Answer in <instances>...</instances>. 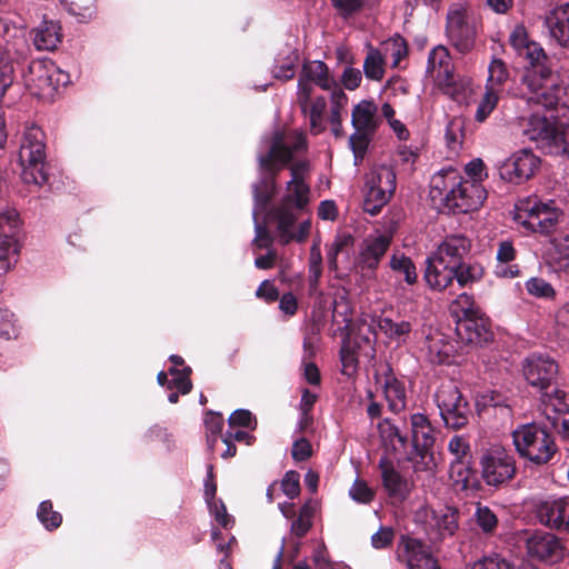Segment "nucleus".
Returning <instances> with one entry per match:
<instances>
[{
    "instance_id": "1",
    "label": "nucleus",
    "mask_w": 569,
    "mask_h": 569,
    "mask_svg": "<svg viewBox=\"0 0 569 569\" xmlns=\"http://www.w3.org/2000/svg\"><path fill=\"white\" fill-rule=\"evenodd\" d=\"M307 150V139L302 131H291L286 134L274 133L272 142L267 153L258 156L261 177L252 186L254 207L252 218L254 222L256 237L252 244L258 249L271 250L273 238L267 229L264 221H260V216L266 218L271 216L276 221L274 210L268 212V204L276 193V176L280 169L286 167L295 154Z\"/></svg>"
},
{
    "instance_id": "2",
    "label": "nucleus",
    "mask_w": 569,
    "mask_h": 569,
    "mask_svg": "<svg viewBox=\"0 0 569 569\" xmlns=\"http://www.w3.org/2000/svg\"><path fill=\"white\" fill-rule=\"evenodd\" d=\"M509 42L519 57L528 61L520 81L513 89L515 97L529 106L543 108L555 107L560 99L558 76L547 64L543 49L528 39L523 26H516L509 37Z\"/></svg>"
},
{
    "instance_id": "3",
    "label": "nucleus",
    "mask_w": 569,
    "mask_h": 569,
    "mask_svg": "<svg viewBox=\"0 0 569 569\" xmlns=\"http://www.w3.org/2000/svg\"><path fill=\"white\" fill-rule=\"evenodd\" d=\"M308 162L301 161L290 167L291 179L286 184V192L276 208L277 236L281 244L291 241L302 242L307 239L311 222L309 219L295 227L298 217L306 210L309 202V186L305 181Z\"/></svg>"
},
{
    "instance_id": "4",
    "label": "nucleus",
    "mask_w": 569,
    "mask_h": 569,
    "mask_svg": "<svg viewBox=\"0 0 569 569\" xmlns=\"http://www.w3.org/2000/svg\"><path fill=\"white\" fill-rule=\"evenodd\" d=\"M430 197L450 212L467 213L482 206L487 191L481 183L465 180L457 170L448 169L432 177Z\"/></svg>"
},
{
    "instance_id": "5",
    "label": "nucleus",
    "mask_w": 569,
    "mask_h": 569,
    "mask_svg": "<svg viewBox=\"0 0 569 569\" xmlns=\"http://www.w3.org/2000/svg\"><path fill=\"white\" fill-rule=\"evenodd\" d=\"M511 439L518 456L538 467L550 462L558 451L553 437L538 422L517 426L511 432Z\"/></svg>"
},
{
    "instance_id": "6",
    "label": "nucleus",
    "mask_w": 569,
    "mask_h": 569,
    "mask_svg": "<svg viewBox=\"0 0 569 569\" xmlns=\"http://www.w3.org/2000/svg\"><path fill=\"white\" fill-rule=\"evenodd\" d=\"M562 216L555 201H543L537 196L519 199L515 204L513 219L528 231L551 234Z\"/></svg>"
},
{
    "instance_id": "7",
    "label": "nucleus",
    "mask_w": 569,
    "mask_h": 569,
    "mask_svg": "<svg viewBox=\"0 0 569 569\" xmlns=\"http://www.w3.org/2000/svg\"><path fill=\"white\" fill-rule=\"evenodd\" d=\"M19 160L26 183L43 186L48 182L44 133L39 127L32 124L24 129Z\"/></svg>"
},
{
    "instance_id": "8",
    "label": "nucleus",
    "mask_w": 569,
    "mask_h": 569,
    "mask_svg": "<svg viewBox=\"0 0 569 569\" xmlns=\"http://www.w3.org/2000/svg\"><path fill=\"white\" fill-rule=\"evenodd\" d=\"M27 51L23 31L8 20L0 19V100L13 83V63Z\"/></svg>"
},
{
    "instance_id": "9",
    "label": "nucleus",
    "mask_w": 569,
    "mask_h": 569,
    "mask_svg": "<svg viewBox=\"0 0 569 569\" xmlns=\"http://www.w3.org/2000/svg\"><path fill=\"white\" fill-rule=\"evenodd\" d=\"M23 81L32 96L51 99L60 87L70 81V77L51 59H38L30 62Z\"/></svg>"
},
{
    "instance_id": "10",
    "label": "nucleus",
    "mask_w": 569,
    "mask_h": 569,
    "mask_svg": "<svg viewBox=\"0 0 569 569\" xmlns=\"http://www.w3.org/2000/svg\"><path fill=\"white\" fill-rule=\"evenodd\" d=\"M529 108L537 109L527 123L523 134L533 141L539 149L549 154H563L567 152V144L565 132L559 128L553 119L546 116H539L538 110L542 109L541 106H529Z\"/></svg>"
},
{
    "instance_id": "11",
    "label": "nucleus",
    "mask_w": 569,
    "mask_h": 569,
    "mask_svg": "<svg viewBox=\"0 0 569 569\" xmlns=\"http://www.w3.org/2000/svg\"><path fill=\"white\" fill-rule=\"evenodd\" d=\"M397 186L396 172L391 167L379 166L366 176L363 210L371 216L380 212L389 202Z\"/></svg>"
},
{
    "instance_id": "12",
    "label": "nucleus",
    "mask_w": 569,
    "mask_h": 569,
    "mask_svg": "<svg viewBox=\"0 0 569 569\" xmlns=\"http://www.w3.org/2000/svg\"><path fill=\"white\" fill-rule=\"evenodd\" d=\"M481 475L487 485L498 487L516 475L513 456L499 443L485 448L480 457Z\"/></svg>"
},
{
    "instance_id": "13",
    "label": "nucleus",
    "mask_w": 569,
    "mask_h": 569,
    "mask_svg": "<svg viewBox=\"0 0 569 569\" xmlns=\"http://www.w3.org/2000/svg\"><path fill=\"white\" fill-rule=\"evenodd\" d=\"M436 402L448 428L458 430L467 426L471 409L467 399L453 382H445L439 387L436 393Z\"/></svg>"
},
{
    "instance_id": "14",
    "label": "nucleus",
    "mask_w": 569,
    "mask_h": 569,
    "mask_svg": "<svg viewBox=\"0 0 569 569\" xmlns=\"http://www.w3.org/2000/svg\"><path fill=\"white\" fill-rule=\"evenodd\" d=\"M447 36L450 43L461 53L475 46L476 29L473 13L469 7L456 4L447 14Z\"/></svg>"
},
{
    "instance_id": "15",
    "label": "nucleus",
    "mask_w": 569,
    "mask_h": 569,
    "mask_svg": "<svg viewBox=\"0 0 569 569\" xmlns=\"http://www.w3.org/2000/svg\"><path fill=\"white\" fill-rule=\"evenodd\" d=\"M522 373L528 385L545 392L557 385L559 365L555 358L547 353L533 352L525 358Z\"/></svg>"
},
{
    "instance_id": "16",
    "label": "nucleus",
    "mask_w": 569,
    "mask_h": 569,
    "mask_svg": "<svg viewBox=\"0 0 569 569\" xmlns=\"http://www.w3.org/2000/svg\"><path fill=\"white\" fill-rule=\"evenodd\" d=\"M539 164L540 159L531 150L521 149L505 159L498 166V171L502 180L519 184L529 180Z\"/></svg>"
},
{
    "instance_id": "17",
    "label": "nucleus",
    "mask_w": 569,
    "mask_h": 569,
    "mask_svg": "<svg viewBox=\"0 0 569 569\" xmlns=\"http://www.w3.org/2000/svg\"><path fill=\"white\" fill-rule=\"evenodd\" d=\"M543 415L562 439H569V392L555 388L541 395Z\"/></svg>"
},
{
    "instance_id": "18",
    "label": "nucleus",
    "mask_w": 569,
    "mask_h": 569,
    "mask_svg": "<svg viewBox=\"0 0 569 569\" xmlns=\"http://www.w3.org/2000/svg\"><path fill=\"white\" fill-rule=\"evenodd\" d=\"M448 451L451 456L450 478L455 483L466 488L472 475V455L468 439L459 435L453 436L448 442Z\"/></svg>"
},
{
    "instance_id": "19",
    "label": "nucleus",
    "mask_w": 569,
    "mask_h": 569,
    "mask_svg": "<svg viewBox=\"0 0 569 569\" xmlns=\"http://www.w3.org/2000/svg\"><path fill=\"white\" fill-rule=\"evenodd\" d=\"M416 519L426 522V530L433 540L451 537L458 529L457 511L448 507L439 510L423 507L417 511Z\"/></svg>"
},
{
    "instance_id": "20",
    "label": "nucleus",
    "mask_w": 569,
    "mask_h": 569,
    "mask_svg": "<svg viewBox=\"0 0 569 569\" xmlns=\"http://www.w3.org/2000/svg\"><path fill=\"white\" fill-rule=\"evenodd\" d=\"M397 558L408 569H438L437 560L422 541L408 535L399 540Z\"/></svg>"
},
{
    "instance_id": "21",
    "label": "nucleus",
    "mask_w": 569,
    "mask_h": 569,
    "mask_svg": "<svg viewBox=\"0 0 569 569\" xmlns=\"http://www.w3.org/2000/svg\"><path fill=\"white\" fill-rule=\"evenodd\" d=\"M297 101L305 118L309 120L310 132L315 136L326 130L327 99L323 96L312 97L309 88L299 84Z\"/></svg>"
},
{
    "instance_id": "22",
    "label": "nucleus",
    "mask_w": 569,
    "mask_h": 569,
    "mask_svg": "<svg viewBox=\"0 0 569 569\" xmlns=\"http://www.w3.org/2000/svg\"><path fill=\"white\" fill-rule=\"evenodd\" d=\"M536 517L541 525L569 533V497L539 502L536 507Z\"/></svg>"
},
{
    "instance_id": "23",
    "label": "nucleus",
    "mask_w": 569,
    "mask_h": 569,
    "mask_svg": "<svg viewBox=\"0 0 569 569\" xmlns=\"http://www.w3.org/2000/svg\"><path fill=\"white\" fill-rule=\"evenodd\" d=\"M456 335L467 345L481 346L493 339L490 322L481 312L469 318H459L456 321Z\"/></svg>"
},
{
    "instance_id": "24",
    "label": "nucleus",
    "mask_w": 569,
    "mask_h": 569,
    "mask_svg": "<svg viewBox=\"0 0 569 569\" xmlns=\"http://www.w3.org/2000/svg\"><path fill=\"white\" fill-rule=\"evenodd\" d=\"M528 555L537 560L555 561L562 555L560 540L551 532L535 531L526 540Z\"/></svg>"
},
{
    "instance_id": "25",
    "label": "nucleus",
    "mask_w": 569,
    "mask_h": 569,
    "mask_svg": "<svg viewBox=\"0 0 569 569\" xmlns=\"http://www.w3.org/2000/svg\"><path fill=\"white\" fill-rule=\"evenodd\" d=\"M470 247V240L463 234H450L438 244L431 254L457 269L469 252Z\"/></svg>"
},
{
    "instance_id": "26",
    "label": "nucleus",
    "mask_w": 569,
    "mask_h": 569,
    "mask_svg": "<svg viewBox=\"0 0 569 569\" xmlns=\"http://www.w3.org/2000/svg\"><path fill=\"white\" fill-rule=\"evenodd\" d=\"M391 243V237L387 234H370L360 247L359 263L362 268L373 270L378 267L381 258Z\"/></svg>"
},
{
    "instance_id": "27",
    "label": "nucleus",
    "mask_w": 569,
    "mask_h": 569,
    "mask_svg": "<svg viewBox=\"0 0 569 569\" xmlns=\"http://www.w3.org/2000/svg\"><path fill=\"white\" fill-rule=\"evenodd\" d=\"M62 30L59 21L43 19L31 30V39L38 51H53L62 41Z\"/></svg>"
},
{
    "instance_id": "28",
    "label": "nucleus",
    "mask_w": 569,
    "mask_h": 569,
    "mask_svg": "<svg viewBox=\"0 0 569 569\" xmlns=\"http://www.w3.org/2000/svg\"><path fill=\"white\" fill-rule=\"evenodd\" d=\"M309 88V92H312V83L317 84L323 90H330L338 86L335 79L329 74L327 64L320 60H313L306 62L302 67L298 86Z\"/></svg>"
},
{
    "instance_id": "29",
    "label": "nucleus",
    "mask_w": 569,
    "mask_h": 569,
    "mask_svg": "<svg viewBox=\"0 0 569 569\" xmlns=\"http://www.w3.org/2000/svg\"><path fill=\"white\" fill-rule=\"evenodd\" d=\"M456 268L430 254L426 260L423 279L432 290H445L455 279Z\"/></svg>"
},
{
    "instance_id": "30",
    "label": "nucleus",
    "mask_w": 569,
    "mask_h": 569,
    "mask_svg": "<svg viewBox=\"0 0 569 569\" xmlns=\"http://www.w3.org/2000/svg\"><path fill=\"white\" fill-rule=\"evenodd\" d=\"M378 107L373 101L361 100L351 113V124L355 130L376 132L379 127Z\"/></svg>"
},
{
    "instance_id": "31",
    "label": "nucleus",
    "mask_w": 569,
    "mask_h": 569,
    "mask_svg": "<svg viewBox=\"0 0 569 569\" xmlns=\"http://www.w3.org/2000/svg\"><path fill=\"white\" fill-rule=\"evenodd\" d=\"M546 26L560 46L569 48V3L555 8L547 16Z\"/></svg>"
},
{
    "instance_id": "32",
    "label": "nucleus",
    "mask_w": 569,
    "mask_h": 569,
    "mask_svg": "<svg viewBox=\"0 0 569 569\" xmlns=\"http://www.w3.org/2000/svg\"><path fill=\"white\" fill-rule=\"evenodd\" d=\"M379 467L381 469L383 487L388 491L389 496L399 500H405L410 492L409 482L393 468L390 462L382 459Z\"/></svg>"
},
{
    "instance_id": "33",
    "label": "nucleus",
    "mask_w": 569,
    "mask_h": 569,
    "mask_svg": "<svg viewBox=\"0 0 569 569\" xmlns=\"http://www.w3.org/2000/svg\"><path fill=\"white\" fill-rule=\"evenodd\" d=\"M423 350L431 363L441 365L449 361L453 347L441 332L435 331L426 337Z\"/></svg>"
},
{
    "instance_id": "34",
    "label": "nucleus",
    "mask_w": 569,
    "mask_h": 569,
    "mask_svg": "<svg viewBox=\"0 0 569 569\" xmlns=\"http://www.w3.org/2000/svg\"><path fill=\"white\" fill-rule=\"evenodd\" d=\"M453 71V64L449 51L443 46H437L428 56L427 73L436 82L440 79H447Z\"/></svg>"
},
{
    "instance_id": "35",
    "label": "nucleus",
    "mask_w": 569,
    "mask_h": 569,
    "mask_svg": "<svg viewBox=\"0 0 569 569\" xmlns=\"http://www.w3.org/2000/svg\"><path fill=\"white\" fill-rule=\"evenodd\" d=\"M412 447H432L435 431L428 417L423 413H413L410 417Z\"/></svg>"
},
{
    "instance_id": "36",
    "label": "nucleus",
    "mask_w": 569,
    "mask_h": 569,
    "mask_svg": "<svg viewBox=\"0 0 569 569\" xmlns=\"http://www.w3.org/2000/svg\"><path fill=\"white\" fill-rule=\"evenodd\" d=\"M382 389L390 411L399 413L405 410L407 396L402 382L392 376H387L382 383Z\"/></svg>"
},
{
    "instance_id": "37",
    "label": "nucleus",
    "mask_w": 569,
    "mask_h": 569,
    "mask_svg": "<svg viewBox=\"0 0 569 569\" xmlns=\"http://www.w3.org/2000/svg\"><path fill=\"white\" fill-rule=\"evenodd\" d=\"M435 83L445 94L456 101L466 99L471 90V80L466 77L457 76L453 71L448 74L447 79H440Z\"/></svg>"
},
{
    "instance_id": "38",
    "label": "nucleus",
    "mask_w": 569,
    "mask_h": 569,
    "mask_svg": "<svg viewBox=\"0 0 569 569\" xmlns=\"http://www.w3.org/2000/svg\"><path fill=\"white\" fill-rule=\"evenodd\" d=\"M378 429L380 437L386 445L390 446L396 452L405 451L408 443V437L389 419H383Z\"/></svg>"
},
{
    "instance_id": "39",
    "label": "nucleus",
    "mask_w": 569,
    "mask_h": 569,
    "mask_svg": "<svg viewBox=\"0 0 569 569\" xmlns=\"http://www.w3.org/2000/svg\"><path fill=\"white\" fill-rule=\"evenodd\" d=\"M298 60L299 56L296 50L287 49L280 52L274 60V66L272 69L274 78L280 80L292 79L296 72Z\"/></svg>"
},
{
    "instance_id": "40",
    "label": "nucleus",
    "mask_w": 569,
    "mask_h": 569,
    "mask_svg": "<svg viewBox=\"0 0 569 569\" xmlns=\"http://www.w3.org/2000/svg\"><path fill=\"white\" fill-rule=\"evenodd\" d=\"M379 50L382 52L385 59L390 57L392 59V68H397L408 56V43L401 36L395 34L382 41Z\"/></svg>"
},
{
    "instance_id": "41",
    "label": "nucleus",
    "mask_w": 569,
    "mask_h": 569,
    "mask_svg": "<svg viewBox=\"0 0 569 569\" xmlns=\"http://www.w3.org/2000/svg\"><path fill=\"white\" fill-rule=\"evenodd\" d=\"M549 263L558 271L569 268V234L556 237L549 252Z\"/></svg>"
},
{
    "instance_id": "42",
    "label": "nucleus",
    "mask_w": 569,
    "mask_h": 569,
    "mask_svg": "<svg viewBox=\"0 0 569 569\" xmlns=\"http://www.w3.org/2000/svg\"><path fill=\"white\" fill-rule=\"evenodd\" d=\"M385 58L382 52L368 46L367 56L363 61V72L369 80L381 81L385 76Z\"/></svg>"
},
{
    "instance_id": "43",
    "label": "nucleus",
    "mask_w": 569,
    "mask_h": 569,
    "mask_svg": "<svg viewBox=\"0 0 569 569\" xmlns=\"http://www.w3.org/2000/svg\"><path fill=\"white\" fill-rule=\"evenodd\" d=\"M379 329L390 339L396 341H406L411 332L412 326L407 320L393 321L386 317L378 320Z\"/></svg>"
},
{
    "instance_id": "44",
    "label": "nucleus",
    "mask_w": 569,
    "mask_h": 569,
    "mask_svg": "<svg viewBox=\"0 0 569 569\" xmlns=\"http://www.w3.org/2000/svg\"><path fill=\"white\" fill-rule=\"evenodd\" d=\"M432 447H412L407 459L412 465L415 471H433L436 468V461Z\"/></svg>"
},
{
    "instance_id": "45",
    "label": "nucleus",
    "mask_w": 569,
    "mask_h": 569,
    "mask_svg": "<svg viewBox=\"0 0 569 569\" xmlns=\"http://www.w3.org/2000/svg\"><path fill=\"white\" fill-rule=\"evenodd\" d=\"M389 266L392 271L403 277L408 284H415L418 279L416 266L409 257L403 253H393L390 258Z\"/></svg>"
},
{
    "instance_id": "46",
    "label": "nucleus",
    "mask_w": 569,
    "mask_h": 569,
    "mask_svg": "<svg viewBox=\"0 0 569 569\" xmlns=\"http://www.w3.org/2000/svg\"><path fill=\"white\" fill-rule=\"evenodd\" d=\"M509 78L507 64L498 58L491 60L488 67V79L486 89H491L501 93L505 82Z\"/></svg>"
},
{
    "instance_id": "47",
    "label": "nucleus",
    "mask_w": 569,
    "mask_h": 569,
    "mask_svg": "<svg viewBox=\"0 0 569 569\" xmlns=\"http://www.w3.org/2000/svg\"><path fill=\"white\" fill-rule=\"evenodd\" d=\"M473 520L477 527L485 535H493L498 528V517L488 506L477 503L473 513Z\"/></svg>"
},
{
    "instance_id": "48",
    "label": "nucleus",
    "mask_w": 569,
    "mask_h": 569,
    "mask_svg": "<svg viewBox=\"0 0 569 569\" xmlns=\"http://www.w3.org/2000/svg\"><path fill=\"white\" fill-rule=\"evenodd\" d=\"M451 313L459 320V318H469L480 313L478 307H476L473 298L463 292L460 293L450 306Z\"/></svg>"
},
{
    "instance_id": "49",
    "label": "nucleus",
    "mask_w": 569,
    "mask_h": 569,
    "mask_svg": "<svg viewBox=\"0 0 569 569\" xmlns=\"http://www.w3.org/2000/svg\"><path fill=\"white\" fill-rule=\"evenodd\" d=\"M70 14L77 17L80 22H87L96 13L94 0H63Z\"/></svg>"
},
{
    "instance_id": "50",
    "label": "nucleus",
    "mask_w": 569,
    "mask_h": 569,
    "mask_svg": "<svg viewBox=\"0 0 569 569\" xmlns=\"http://www.w3.org/2000/svg\"><path fill=\"white\" fill-rule=\"evenodd\" d=\"M348 103V97L340 86H336L330 93V111L328 121H342V114Z\"/></svg>"
},
{
    "instance_id": "51",
    "label": "nucleus",
    "mask_w": 569,
    "mask_h": 569,
    "mask_svg": "<svg viewBox=\"0 0 569 569\" xmlns=\"http://www.w3.org/2000/svg\"><path fill=\"white\" fill-rule=\"evenodd\" d=\"M37 517L48 530L57 529L62 521L61 515L53 510L52 502L50 500H44L40 503Z\"/></svg>"
},
{
    "instance_id": "52",
    "label": "nucleus",
    "mask_w": 569,
    "mask_h": 569,
    "mask_svg": "<svg viewBox=\"0 0 569 569\" xmlns=\"http://www.w3.org/2000/svg\"><path fill=\"white\" fill-rule=\"evenodd\" d=\"M483 276V269L479 264H466L461 261L459 268L456 269L455 279L460 287L479 281Z\"/></svg>"
},
{
    "instance_id": "53",
    "label": "nucleus",
    "mask_w": 569,
    "mask_h": 569,
    "mask_svg": "<svg viewBox=\"0 0 569 569\" xmlns=\"http://www.w3.org/2000/svg\"><path fill=\"white\" fill-rule=\"evenodd\" d=\"M500 92L486 89V92L481 100L479 101V104L476 110L475 119L478 122H483L489 114L496 109L497 103L499 101Z\"/></svg>"
},
{
    "instance_id": "54",
    "label": "nucleus",
    "mask_w": 569,
    "mask_h": 569,
    "mask_svg": "<svg viewBox=\"0 0 569 569\" xmlns=\"http://www.w3.org/2000/svg\"><path fill=\"white\" fill-rule=\"evenodd\" d=\"M373 133L375 132L370 131L355 130V132L349 137V147L353 152L356 163H358L366 153Z\"/></svg>"
},
{
    "instance_id": "55",
    "label": "nucleus",
    "mask_w": 569,
    "mask_h": 569,
    "mask_svg": "<svg viewBox=\"0 0 569 569\" xmlns=\"http://www.w3.org/2000/svg\"><path fill=\"white\" fill-rule=\"evenodd\" d=\"M526 290L536 298L553 299L556 291L552 286L542 278L532 277L526 282Z\"/></svg>"
},
{
    "instance_id": "56",
    "label": "nucleus",
    "mask_w": 569,
    "mask_h": 569,
    "mask_svg": "<svg viewBox=\"0 0 569 569\" xmlns=\"http://www.w3.org/2000/svg\"><path fill=\"white\" fill-rule=\"evenodd\" d=\"M352 243L353 238L350 233H339L336 236L333 242L330 244L327 252V259L330 268H337L338 254L342 252L346 248L352 246Z\"/></svg>"
},
{
    "instance_id": "57",
    "label": "nucleus",
    "mask_w": 569,
    "mask_h": 569,
    "mask_svg": "<svg viewBox=\"0 0 569 569\" xmlns=\"http://www.w3.org/2000/svg\"><path fill=\"white\" fill-rule=\"evenodd\" d=\"M169 372L174 376V378L168 382L169 389H178V391L182 395H187L191 391L192 383L189 379L191 368L186 367L182 370L170 368Z\"/></svg>"
},
{
    "instance_id": "58",
    "label": "nucleus",
    "mask_w": 569,
    "mask_h": 569,
    "mask_svg": "<svg viewBox=\"0 0 569 569\" xmlns=\"http://www.w3.org/2000/svg\"><path fill=\"white\" fill-rule=\"evenodd\" d=\"M476 406L479 411L489 407H505L508 411V407L505 405V398L499 392L493 390H486L476 396Z\"/></svg>"
},
{
    "instance_id": "59",
    "label": "nucleus",
    "mask_w": 569,
    "mask_h": 569,
    "mask_svg": "<svg viewBox=\"0 0 569 569\" xmlns=\"http://www.w3.org/2000/svg\"><path fill=\"white\" fill-rule=\"evenodd\" d=\"M350 498L359 503H369L375 498V492L368 485L359 479H356L349 489Z\"/></svg>"
},
{
    "instance_id": "60",
    "label": "nucleus",
    "mask_w": 569,
    "mask_h": 569,
    "mask_svg": "<svg viewBox=\"0 0 569 569\" xmlns=\"http://www.w3.org/2000/svg\"><path fill=\"white\" fill-rule=\"evenodd\" d=\"M209 508L210 515L214 518V520L224 529L231 528L233 526V518L227 512V508L221 500H217L214 502H210L207 505Z\"/></svg>"
},
{
    "instance_id": "61",
    "label": "nucleus",
    "mask_w": 569,
    "mask_h": 569,
    "mask_svg": "<svg viewBox=\"0 0 569 569\" xmlns=\"http://www.w3.org/2000/svg\"><path fill=\"white\" fill-rule=\"evenodd\" d=\"M512 566L501 556L493 553L477 560L470 569H511Z\"/></svg>"
},
{
    "instance_id": "62",
    "label": "nucleus",
    "mask_w": 569,
    "mask_h": 569,
    "mask_svg": "<svg viewBox=\"0 0 569 569\" xmlns=\"http://www.w3.org/2000/svg\"><path fill=\"white\" fill-rule=\"evenodd\" d=\"M204 425L207 429L208 441L213 445L217 440V436L221 432L223 427V418L220 413L208 412L204 418Z\"/></svg>"
},
{
    "instance_id": "63",
    "label": "nucleus",
    "mask_w": 569,
    "mask_h": 569,
    "mask_svg": "<svg viewBox=\"0 0 569 569\" xmlns=\"http://www.w3.org/2000/svg\"><path fill=\"white\" fill-rule=\"evenodd\" d=\"M281 488L288 498H296L300 492V475L293 470L288 471L281 481Z\"/></svg>"
},
{
    "instance_id": "64",
    "label": "nucleus",
    "mask_w": 569,
    "mask_h": 569,
    "mask_svg": "<svg viewBox=\"0 0 569 569\" xmlns=\"http://www.w3.org/2000/svg\"><path fill=\"white\" fill-rule=\"evenodd\" d=\"M558 335L569 337V302L562 305L555 315Z\"/></svg>"
}]
</instances>
